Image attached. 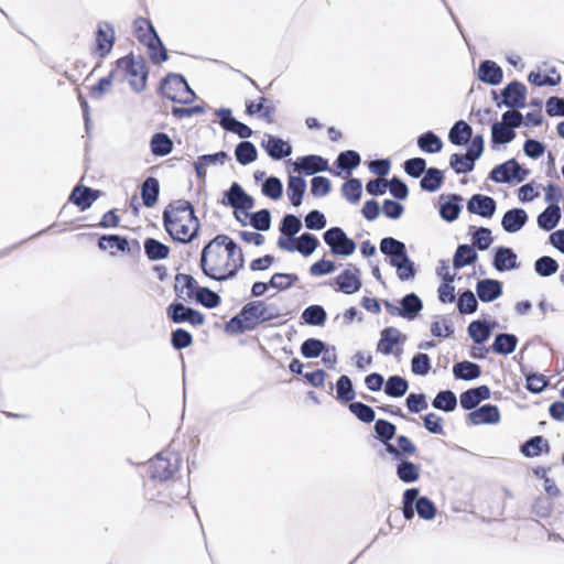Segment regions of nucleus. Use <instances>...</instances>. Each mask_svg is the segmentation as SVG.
Here are the masks:
<instances>
[{
	"instance_id": "obj_40",
	"label": "nucleus",
	"mask_w": 564,
	"mask_h": 564,
	"mask_svg": "<svg viewBox=\"0 0 564 564\" xmlns=\"http://www.w3.org/2000/svg\"><path fill=\"white\" fill-rule=\"evenodd\" d=\"M397 476L403 482H414L419 479L420 467L412 460H399Z\"/></svg>"
},
{
	"instance_id": "obj_29",
	"label": "nucleus",
	"mask_w": 564,
	"mask_h": 564,
	"mask_svg": "<svg viewBox=\"0 0 564 564\" xmlns=\"http://www.w3.org/2000/svg\"><path fill=\"white\" fill-rule=\"evenodd\" d=\"M528 219L527 213L521 208L508 210L503 217L501 225L508 232H516L520 230Z\"/></svg>"
},
{
	"instance_id": "obj_56",
	"label": "nucleus",
	"mask_w": 564,
	"mask_h": 564,
	"mask_svg": "<svg viewBox=\"0 0 564 564\" xmlns=\"http://www.w3.org/2000/svg\"><path fill=\"white\" fill-rule=\"evenodd\" d=\"M337 399L350 402L355 398L351 380L348 376H340L336 382Z\"/></svg>"
},
{
	"instance_id": "obj_4",
	"label": "nucleus",
	"mask_w": 564,
	"mask_h": 564,
	"mask_svg": "<svg viewBox=\"0 0 564 564\" xmlns=\"http://www.w3.org/2000/svg\"><path fill=\"white\" fill-rule=\"evenodd\" d=\"M133 34L148 48L149 58L153 64L160 65L167 61V51L149 19L137 18L133 21Z\"/></svg>"
},
{
	"instance_id": "obj_12",
	"label": "nucleus",
	"mask_w": 564,
	"mask_h": 564,
	"mask_svg": "<svg viewBox=\"0 0 564 564\" xmlns=\"http://www.w3.org/2000/svg\"><path fill=\"white\" fill-rule=\"evenodd\" d=\"M406 337L395 327H387L381 330L380 339L377 344V351L382 355H395L399 357L402 354V345Z\"/></svg>"
},
{
	"instance_id": "obj_45",
	"label": "nucleus",
	"mask_w": 564,
	"mask_h": 564,
	"mask_svg": "<svg viewBox=\"0 0 564 564\" xmlns=\"http://www.w3.org/2000/svg\"><path fill=\"white\" fill-rule=\"evenodd\" d=\"M477 159L466 152V154H452L449 164L457 174L470 172L475 166Z\"/></svg>"
},
{
	"instance_id": "obj_43",
	"label": "nucleus",
	"mask_w": 564,
	"mask_h": 564,
	"mask_svg": "<svg viewBox=\"0 0 564 564\" xmlns=\"http://www.w3.org/2000/svg\"><path fill=\"white\" fill-rule=\"evenodd\" d=\"M454 376L463 380H473L480 376L481 370L477 364L470 361L457 362L453 368Z\"/></svg>"
},
{
	"instance_id": "obj_53",
	"label": "nucleus",
	"mask_w": 564,
	"mask_h": 564,
	"mask_svg": "<svg viewBox=\"0 0 564 564\" xmlns=\"http://www.w3.org/2000/svg\"><path fill=\"white\" fill-rule=\"evenodd\" d=\"M468 334L476 344H482L490 336V327L486 322L474 321L468 326Z\"/></svg>"
},
{
	"instance_id": "obj_9",
	"label": "nucleus",
	"mask_w": 564,
	"mask_h": 564,
	"mask_svg": "<svg viewBox=\"0 0 564 564\" xmlns=\"http://www.w3.org/2000/svg\"><path fill=\"white\" fill-rule=\"evenodd\" d=\"M228 204L235 208V217L243 226L249 217L247 210L253 207V198L248 195L238 183H234L227 192Z\"/></svg>"
},
{
	"instance_id": "obj_55",
	"label": "nucleus",
	"mask_w": 564,
	"mask_h": 564,
	"mask_svg": "<svg viewBox=\"0 0 564 564\" xmlns=\"http://www.w3.org/2000/svg\"><path fill=\"white\" fill-rule=\"evenodd\" d=\"M528 79L535 86H555L561 83V75L555 69H552L550 75L531 72Z\"/></svg>"
},
{
	"instance_id": "obj_58",
	"label": "nucleus",
	"mask_w": 564,
	"mask_h": 564,
	"mask_svg": "<svg viewBox=\"0 0 564 564\" xmlns=\"http://www.w3.org/2000/svg\"><path fill=\"white\" fill-rule=\"evenodd\" d=\"M343 195L350 202L357 203L361 197L362 185L358 178H350L343 184Z\"/></svg>"
},
{
	"instance_id": "obj_13",
	"label": "nucleus",
	"mask_w": 564,
	"mask_h": 564,
	"mask_svg": "<svg viewBox=\"0 0 564 564\" xmlns=\"http://www.w3.org/2000/svg\"><path fill=\"white\" fill-rule=\"evenodd\" d=\"M529 174L528 170H523L520 164L511 159L500 165H497L490 173V178L497 183H508L512 178L522 182Z\"/></svg>"
},
{
	"instance_id": "obj_30",
	"label": "nucleus",
	"mask_w": 564,
	"mask_h": 564,
	"mask_svg": "<svg viewBox=\"0 0 564 564\" xmlns=\"http://www.w3.org/2000/svg\"><path fill=\"white\" fill-rule=\"evenodd\" d=\"M478 77L481 82L498 85L502 80V69L492 61H485L478 69Z\"/></svg>"
},
{
	"instance_id": "obj_54",
	"label": "nucleus",
	"mask_w": 564,
	"mask_h": 564,
	"mask_svg": "<svg viewBox=\"0 0 564 564\" xmlns=\"http://www.w3.org/2000/svg\"><path fill=\"white\" fill-rule=\"evenodd\" d=\"M457 405V399L454 392L441 391L433 400V406L446 412L453 411Z\"/></svg>"
},
{
	"instance_id": "obj_6",
	"label": "nucleus",
	"mask_w": 564,
	"mask_h": 564,
	"mask_svg": "<svg viewBox=\"0 0 564 564\" xmlns=\"http://www.w3.org/2000/svg\"><path fill=\"white\" fill-rule=\"evenodd\" d=\"M437 509L426 496H421L417 488H408L402 496V513L405 520H412L415 513L423 520H433Z\"/></svg>"
},
{
	"instance_id": "obj_57",
	"label": "nucleus",
	"mask_w": 564,
	"mask_h": 564,
	"mask_svg": "<svg viewBox=\"0 0 564 564\" xmlns=\"http://www.w3.org/2000/svg\"><path fill=\"white\" fill-rule=\"evenodd\" d=\"M388 451L397 456H412L415 455L416 448L409 437L401 435L397 438V445L388 444Z\"/></svg>"
},
{
	"instance_id": "obj_39",
	"label": "nucleus",
	"mask_w": 564,
	"mask_h": 564,
	"mask_svg": "<svg viewBox=\"0 0 564 564\" xmlns=\"http://www.w3.org/2000/svg\"><path fill=\"white\" fill-rule=\"evenodd\" d=\"M560 219L561 209L558 205H551L539 215L538 224L542 229L550 231L556 227Z\"/></svg>"
},
{
	"instance_id": "obj_22",
	"label": "nucleus",
	"mask_w": 564,
	"mask_h": 564,
	"mask_svg": "<svg viewBox=\"0 0 564 564\" xmlns=\"http://www.w3.org/2000/svg\"><path fill=\"white\" fill-rule=\"evenodd\" d=\"M218 116L220 117V124L225 130L236 133L242 139L251 137L252 130L247 124L232 118L229 109L219 110Z\"/></svg>"
},
{
	"instance_id": "obj_46",
	"label": "nucleus",
	"mask_w": 564,
	"mask_h": 564,
	"mask_svg": "<svg viewBox=\"0 0 564 564\" xmlns=\"http://www.w3.org/2000/svg\"><path fill=\"white\" fill-rule=\"evenodd\" d=\"M419 148L426 153H437L442 150V140L433 132L423 133L417 139Z\"/></svg>"
},
{
	"instance_id": "obj_38",
	"label": "nucleus",
	"mask_w": 564,
	"mask_h": 564,
	"mask_svg": "<svg viewBox=\"0 0 564 564\" xmlns=\"http://www.w3.org/2000/svg\"><path fill=\"white\" fill-rule=\"evenodd\" d=\"M144 252L152 261L162 260L169 257L170 248L154 238H147L144 240Z\"/></svg>"
},
{
	"instance_id": "obj_36",
	"label": "nucleus",
	"mask_w": 564,
	"mask_h": 564,
	"mask_svg": "<svg viewBox=\"0 0 564 564\" xmlns=\"http://www.w3.org/2000/svg\"><path fill=\"white\" fill-rule=\"evenodd\" d=\"M297 170L306 174H314L327 170L328 164L325 159L318 155L303 156L299 163H295Z\"/></svg>"
},
{
	"instance_id": "obj_37",
	"label": "nucleus",
	"mask_w": 564,
	"mask_h": 564,
	"mask_svg": "<svg viewBox=\"0 0 564 564\" xmlns=\"http://www.w3.org/2000/svg\"><path fill=\"white\" fill-rule=\"evenodd\" d=\"M549 471L550 469L541 466L533 468L534 476L543 482L542 486L546 496L551 499H557L561 496V490L556 486L554 479L549 477Z\"/></svg>"
},
{
	"instance_id": "obj_23",
	"label": "nucleus",
	"mask_w": 564,
	"mask_h": 564,
	"mask_svg": "<svg viewBox=\"0 0 564 564\" xmlns=\"http://www.w3.org/2000/svg\"><path fill=\"white\" fill-rule=\"evenodd\" d=\"M490 398V389L487 386L468 389L459 397L460 406L465 410L476 408L481 401Z\"/></svg>"
},
{
	"instance_id": "obj_21",
	"label": "nucleus",
	"mask_w": 564,
	"mask_h": 564,
	"mask_svg": "<svg viewBox=\"0 0 564 564\" xmlns=\"http://www.w3.org/2000/svg\"><path fill=\"white\" fill-rule=\"evenodd\" d=\"M467 209L471 214H477L485 218H490L496 210V202L494 198L476 194L470 197L467 203Z\"/></svg>"
},
{
	"instance_id": "obj_26",
	"label": "nucleus",
	"mask_w": 564,
	"mask_h": 564,
	"mask_svg": "<svg viewBox=\"0 0 564 564\" xmlns=\"http://www.w3.org/2000/svg\"><path fill=\"white\" fill-rule=\"evenodd\" d=\"M246 112L249 116L259 113L267 122H273L275 109L265 97H260L258 101L249 100L246 102Z\"/></svg>"
},
{
	"instance_id": "obj_42",
	"label": "nucleus",
	"mask_w": 564,
	"mask_h": 564,
	"mask_svg": "<svg viewBox=\"0 0 564 564\" xmlns=\"http://www.w3.org/2000/svg\"><path fill=\"white\" fill-rule=\"evenodd\" d=\"M477 260V252L469 245H460L456 249L453 258V265L455 269H460L465 265L471 264Z\"/></svg>"
},
{
	"instance_id": "obj_34",
	"label": "nucleus",
	"mask_w": 564,
	"mask_h": 564,
	"mask_svg": "<svg viewBox=\"0 0 564 564\" xmlns=\"http://www.w3.org/2000/svg\"><path fill=\"white\" fill-rule=\"evenodd\" d=\"M150 149L153 155L165 156L172 152L173 141L166 133L158 132L151 138Z\"/></svg>"
},
{
	"instance_id": "obj_51",
	"label": "nucleus",
	"mask_w": 564,
	"mask_h": 564,
	"mask_svg": "<svg viewBox=\"0 0 564 564\" xmlns=\"http://www.w3.org/2000/svg\"><path fill=\"white\" fill-rule=\"evenodd\" d=\"M443 183V173L431 167L425 172V175L421 180V187L429 192L437 191Z\"/></svg>"
},
{
	"instance_id": "obj_17",
	"label": "nucleus",
	"mask_w": 564,
	"mask_h": 564,
	"mask_svg": "<svg viewBox=\"0 0 564 564\" xmlns=\"http://www.w3.org/2000/svg\"><path fill=\"white\" fill-rule=\"evenodd\" d=\"M200 286L191 274L177 273L174 279V290L178 297L187 301L195 297Z\"/></svg>"
},
{
	"instance_id": "obj_44",
	"label": "nucleus",
	"mask_w": 564,
	"mask_h": 564,
	"mask_svg": "<svg viewBox=\"0 0 564 564\" xmlns=\"http://www.w3.org/2000/svg\"><path fill=\"white\" fill-rule=\"evenodd\" d=\"M402 310L399 314L409 319L414 318L417 313L422 310V302L414 293L408 294L402 299Z\"/></svg>"
},
{
	"instance_id": "obj_7",
	"label": "nucleus",
	"mask_w": 564,
	"mask_h": 564,
	"mask_svg": "<svg viewBox=\"0 0 564 564\" xmlns=\"http://www.w3.org/2000/svg\"><path fill=\"white\" fill-rule=\"evenodd\" d=\"M380 250L391 257L390 263L397 268L400 280L404 281L414 276V268L408 258L403 242L392 237L383 238L380 242Z\"/></svg>"
},
{
	"instance_id": "obj_61",
	"label": "nucleus",
	"mask_w": 564,
	"mask_h": 564,
	"mask_svg": "<svg viewBox=\"0 0 564 564\" xmlns=\"http://www.w3.org/2000/svg\"><path fill=\"white\" fill-rule=\"evenodd\" d=\"M534 269L541 276H550L558 270V263L553 258L544 256L535 261Z\"/></svg>"
},
{
	"instance_id": "obj_20",
	"label": "nucleus",
	"mask_w": 564,
	"mask_h": 564,
	"mask_svg": "<svg viewBox=\"0 0 564 564\" xmlns=\"http://www.w3.org/2000/svg\"><path fill=\"white\" fill-rule=\"evenodd\" d=\"M360 271L358 268L346 269L337 278L338 290L345 294H354L361 288Z\"/></svg>"
},
{
	"instance_id": "obj_60",
	"label": "nucleus",
	"mask_w": 564,
	"mask_h": 564,
	"mask_svg": "<svg viewBox=\"0 0 564 564\" xmlns=\"http://www.w3.org/2000/svg\"><path fill=\"white\" fill-rule=\"evenodd\" d=\"M459 199L457 195H452L449 202L442 204L440 214L443 219L453 221L458 218L460 212V206L458 205Z\"/></svg>"
},
{
	"instance_id": "obj_50",
	"label": "nucleus",
	"mask_w": 564,
	"mask_h": 564,
	"mask_svg": "<svg viewBox=\"0 0 564 564\" xmlns=\"http://www.w3.org/2000/svg\"><path fill=\"white\" fill-rule=\"evenodd\" d=\"M235 154L237 161L242 165L250 164L257 160V149L249 141L240 142L236 148Z\"/></svg>"
},
{
	"instance_id": "obj_11",
	"label": "nucleus",
	"mask_w": 564,
	"mask_h": 564,
	"mask_svg": "<svg viewBox=\"0 0 564 564\" xmlns=\"http://www.w3.org/2000/svg\"><path fill=\"white\" fill-rule=\"evenodd\" d=\"M324 241L330 251L338 256H350L356 249V243L348 238L339 227H332L324 232Z\"/></svg>"
},
{
	"instance_id": "obj_63",
	"label": "nucleus",
	"mask_w": 564,
	"mask_h": 564,
	"mask_svg": "<svg viewBox=\"0 0 564 564\" xmlns=\"http://www.w3.org/2000/svg\"><path fill=\"white\" fill-rule=\"evenodd\" d=\"M478 306L477 300L471 291H465L457 301V308L460 314H471Z\"/></svg>"
},
{
	"instance_id": "obj_47",
	"label": "nucleus",
	"mask_w": 564,
	"mask_h": 564,
	"mask_svg": "<svg viewBox=\"0 0 564 564\" xmlns=\"http://www.w3.org/2000/svg\"><path fill=\"white\" fill-rule=\"evenodd\" d=\"M516 138V132L511 128L502 124L501 122H495L491 127V140L496 144H505L511 142Z\"/></svg>"
},
{
	"instance_id": "obj_49",
	"label": "nucleus",
	"mask_w": 564,
	"mask_h": 564,
	"mask_svg": "<svg viewBox=\"0 0 564 564\" xmlns=\"http://www.w3.org/2000/svg\"><path fill=\"white\" fill-rule=\"evenodd\" d=\"M409 389L408 381L400 376H392L388 379L384 392L392 398H400L406 393Z\"/></svg>"
},
{
	"instance_id": "obj_2",
	"label": "nucleus",
	"mask_w": 564,
	"mask_h": 564,
	"mask_svg": "<svg viewBox=\"0 0 564 564\" xmlns=\"http://www.w3.org/2000/svg\"><path fill=\"white\" fill-rule=\"evenodd\" d=\"M163 226L169 236L177 242L189 243L199 231L200 223L194 206L186 199H175L163 210Z\"/></svg>"
},
{
	"instance_id": "obj_8",
	"label": "nucleus",
	"mask_w": 564,
	"mask_h": 564,
	"mask_svg": "<svg viewBox=\"0 0 564 564\" xmlns=\"http://www.w3.org/2000/svg\"><path fill=\"white\" fill-rule=\"evenodd\" d=\"M138 467L152 484H164L176 479L181 469V460H147L143 464H138Z\"/></svg>"
},
{
	"instance_id": "obj_14",
	"label": "nucleus",
	"mask_w": 564,
	"mask_h": 564,
	"mask_svg": "<svg viewBox=\"0 0 564 564\" xmlns=\"http://www.w3.org/2000/svg\"><path fill=\"white\" fill-rule=\"evenodd\" d=\"M169 318L175 323H189L192 326H200L205 323L204 315L191 307L185 306L182 303H172L166 308Z\"/></svg>"
},
{
	"instance_id": "obj_52",
	"label": "nucleus",
	"mask_w": 564,
	"mask_h": 564,
	"mask_svg": "<svg viewBox=\"0 0 564 564\" xmlns=\"http://www.w3.org/2000/svg\"><path fill=\"white\" fill-rule=\"evenodd\" d=\"M326 312L319 305H311L304 310L302 318L308 325L322 326L326 322Z\"/></svg>"
},
{
	"instance_id": "obj_16",
	"label": "nucleus",
	"mask_w": 564,
	"mask_h": 564,
	"mask_svg": "<svg viewBox=\"0 0 564 564\" xmlns=\"http://www.w3.org/2000/svg\"><path fill=\"white\" fill-rule=\"evenodd\" d=\"M503 104L510 108H523L527 99V88L522 83L512 82L502 90Z\"/></svg>"
},
{
	"instance_id": "obj_1",
	"label": "nucleus",
	"mask_w": 564,
	"mask_h": 564,
	"mask_svg": "<svg viewBox=\"0 0 564 564\" xmlns=\"http://www.w3.org/2000/svg\"><path fill=\"white\" fill-rule=\"evenodd\" d=\"M245 263L242 250L227 235H217L202 250L203 273L217 281L234 278Z\"/></svg>"
},
{
	"instance_id": "obj_18",
	"label": "nucleus",
	"mask_w": 564,
	"mask_h": 564,
	"mask_svg": "<svg viewBox=\"0 0 564 564\" xmlns=\"http://www.w3.org/2000/svg\"><path fill=\"white\" fill-rule=\"evenodd\" d=\"M101 193L98 189H93L87 186L77 185L73 188L69 195V202L75 204L80 210L88 209L95 200L100 197Z\"/></svg>"
},
{
	"instance_id": "obj_25",
	"label": "nucleus",
	"mask_w": 564,
	"mask_h": 564,
	"mask_svg": "<svg viewBox=\"0 0 564 564\" xmlns=\"http://www.w3.org/2000/svg\"><path fill=\"white\" fill-rule=\"evenodd\" d=\"M262 147L265 149L267 153L274 160H280L291 154L292 148L291 145L271 134L267 135V139L262 141Z\"/></svg>"
},
{
	"instance_id": "obj_59",
	"label": "nucleus",
	"mask_w": 564,
	"mask_h": 564,
	"mask_svg": "<svg viewBox=\"0 0 564 564\" xmlns=\"http://www.w3.org/2000/svg\"><path fill=\"white\" fill-rule=\"evenodd\" d=\"M113 80H117V76L112 69L106 77L100 78L96 85L90 87V97L95 99L102 97L110 89Z\"/></svg>"
},
{
	"instance_id": "obj_15",
	"label": "nucleus",
	"mask_w": 564,
	"mask_h": 564,
	"mask_svg": "<svg viewBox=\"0 0 564 564\" xmlns=\"http://www.w3.org/2000/svg\"><path fill=\"white\" fill-rule=\"evenodd\" d=\"M318 239L313 236L312 234H302L299 239H297V242L296 245H291L285 239L283 238H280L278 240V246L279 248L283 249V250H288L290 252H293L294 250H297L300 253H302L303 256L307 257L310 256L311 253H313L315 251V249L318 247Z\"/></svg>"
},
{
	"instance_id": "obj_24",
	"label": "nucleus",
	"mask_w": 564,
	"mask_h": 564,
	"mask_svg": "<svg viewBox=\"0 0 564 564\" xmlns=\"http://www.w3.org/2000/svg\"><path fill=\"white\" fill-rule=\"evenodd\" d=\"M98 248L102 251H109L111 256L118 252H129V241L126 237L119 235H104L98 240Z\"/></svg>"
},
{
	"instance_id": "obj_33",
	"label": "nucleus",
	"mask_w": 564,
	"mask_h": 564,
	"mask_svg": "<svg viewBox=\"0 0 564 564\" xmlns=\"http://www.w3.org/2000/svg\"><path fill=\"white\" fill-rule=\"evenodd\" d=\"M473 137L471 127L464 120L457 121L448 133L449 141L455 145L466 144Z\"/></svg>"
},
{
	"instance_id": "obj_5",
	"label": "nucleus",
	"mask_w": 564,
	"mask_h": 564,
	"mask_svg": "<svg viewBox=\"0 0 564 564\" xmlns=\"http://www.w3.org/2000/svg\"><path fill=\"white\" fill-rule=\"evenodd\" d=\"M113 74L117 80L128 82L135 91H142L147 86L148 67L143 57L132 54L123 56L116 62Z\"/></svg>"
},
{
	"instance_id": "obj_19",
	"label": "nucleus",
	"mask_w": 564,
	"mask_h": 564,
	"mask_svg": "<svg viewBox=\"0 0 564 564\" xmlns=\"http://www.w3.org/2000/svg\"><path fill=\"white\" fill-rule=\"evenodd\" d=\"M499 421L500 412L494 404H485L468 414V422L474 425L495 424Z\"/></svg>"
},
{
	"instance_id": "obj_62",
	"label": "nucleus",
	"mask_w": 564,
	"mask_h": 564,
	"mask_svg": "<svg viewBox=\"0 0 564 564\" xmlns=\"http://www.w3.org/2000/svg\"><path fill=\"white\" fill-rule=\"evenodd\" d=\"M336 164L341 170H351L360 164V155L352 150H347L337 156Z\"/></svg>"
},
{
	"instance_id": "obj_10",
	"label": "nucleus",
	"mask_w": 564,
	"mask_h": 564,
	"mask_svg": "<svg viewBox=\"0 0 564 564\" xmlns=\"http://www.w3.org/2000/svg\"><path fill=\"white\" fill-rule=\"evenodd\" d=\"M115 41L116 32L113 25L109 22H99L91 54L100 59L105 58L111 52Z\"/></svg>"
},
{
	"instance_id": "obj_28",
	"label": "nucleus",
	"mask_w": 564,
	"mask_h": 564,
	"mask_svg": "<svg viewBox=\"0 0 564 564\" xmlns=\"http://www.w3.org/2000/svg\"><path fill=\"white\" fill-rule=\"evenodd\" d=\"M494 267L500 272L516 269L518 267L517 254L510 248H497L494 257Z\"/></svg>"
},
{
	"instance_id": "obj_48",
	"label": "nucleus",
	"mask_w": 564,
	"mask_h": 564,
	"mask_svg": "<svg viewBox=\"0 0 564 564\" xmlns=\"http://www.w3.org/2000/svg\"><path fill=\"white\" fill-rule=\"evenodd\" d=\"M516 346L517 337L514 335L499 334L492 344V350L497 354L508 355L516 349Z\"/></svg>"
},
{
	"instance_id": "obj_27",
	"label": "nucleus",
	"mask_w": 564,
	"mask_h": 564,
	"mask_svg": "<svg viewBox=\"0 0 564 564\" xmlns=\"http://www.w3.org/2000/svg\"><path fill=\"white\" fill-rule=\"evenodd\" d=\"M186 84L187 82L183 76L177 74H169L161 83V94L165 98L173 100Z\"/></svg>"
},
{
	"instance_id": "obj_3",
	"label": "nucleus",
	"mask_w": 564,
	"mask_h": 564,
	"mask_svg": "<svg viewBox=\"0 0 564 564\" xmlns=\"http://www.w3.org/2000/svg\"><path fill=\"white\" fill-rule=\"evenodd\" d=\"M280 316L279 308L265 301L257 300L247 303L241 311L227 324V329L235 334H242L256 329L259 325Z\"/></svg>"
},
{
	"instance_id": "obj_32",
	"label": "nucleus",
	"mask_w": 564,
	"mask_h": 564,
	"mask_svg": "<svg viewBox=\"0 0 564 564\" xmlns=\"http://www.w3.org/2000/svg\"><path fill=\"white\" fill-rule=\"evenodd\" d=\"M159 194V181L153 176L145 178V181L141 185V198L143 205L148 208L153 207L158 203Z\"/></svg>"
},
{
	"instance_id": "obj_64",
	"label": "nucleus",
	"mask_w": 564,
	"mask_h": 564,
	"mask_svg": "<svg viewBox=\"0 0 564 564\" xmlns=\"http://www.w3.org/2000/svg\"><path fill=\"white\" fill-rule=\"evenodd\" d=\"M195 299L207 308H214L220 304V296L208 288H200Z\"/></svg>"
},
{
	"instance_id": "obj_41",
	"label": "nucleus",
	"mask_w": 564,
	"mask_h": 564,
	"mask_svg": "<svg viewBox=\"0 0 564 564\" xmlns=\"http://www.w3.org/2000/svg\"><path fill=\"white\" fill-rule=\"evenodd\" d=\"M306 188L301 176H290L288 181V195L293 206H300Z\"/></svg>"
},
{
	"instance_id": "obj_31",
	"label": "nucleus",
	"mask_w": 564,
	"mask_h": 564,
	"mask_svg": "<svg viewBox=\"0 0 564 564\" xmlns=\"http://www.w3.org/2000/svg\"><path fill=\"white\" fill-rule=\"evenodd\" d=\"M476 291L482 302H491L499 297L502 292L500 282L490 279L479 281Z\"/></svg>"
},
{
	"instance_id": "obj_35",
	"label": "nucleus",
	"mask_w": 564,
	"mask_h": 564,
	"mask_svg": "<svg viewBox=\"0 0 564 564\" xmlns=\"http://www.w3.org/2000/svg\"><path fill=\"white\" fill-rule=\"evenodd\" d=\"M550 449L549 442L543 436H534L521 446V453L527 457H534L547 454Z\"/></svg>"
}]
</instances>
